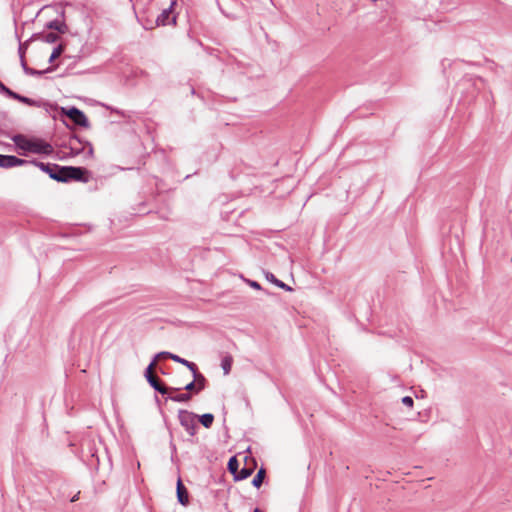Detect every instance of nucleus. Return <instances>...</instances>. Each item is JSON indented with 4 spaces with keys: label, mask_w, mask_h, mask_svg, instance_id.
<instances>
[{
    "label": "nucleus",
    "mask_w": 512,
    "mask_h": 512,
    "mask_svg": "<svg viewBox=\"0 0 512 512\" xmlns=\"http://www.w3.org/2000/svg\"><path fill=\"white\" fill-rule=\"evenodd\" d=\"M176 1H177V0H173V1L171 2V5H170L169 9L164 10V11H163L159 16H158L157 21H156V22H157V25L165 26V25L169 24V21H168V19H169V15H170V13H171V12H172V10H173V7H174V5L176 4Z\"/></svg>",
    "instance_id": "6e6552de"
},
{
    "label": "nucleus",
    "mask_w": 512,
    "mask_h": 512,
    "mask_svg": "<svg viewBox=\"0 0 512 512\" xmlns=\"http://www.w3.org/2000/svg\"><path fill=\"white\" fill-rule=\"evenodd\" d=\"M275 284L283 289H286V290H291L290 287L286 286L283 282L279 281V280H275Z\"/></svg>",
    "instance_id": "aec40b11"
},
{
    "label": "nucleus",
    "mask_w": 512,
    "mask_h": 512,
    "mask_svg": "<svg viewBox=\"0 0 512 512\" xmlns=\"http://www.w3.org/2000/svg\"><path fill=\"white\" fill-rule=\"evenodd\" d=\"M195 387H196V383L190 382L185 386V389L190 391V390H193Z\"/></svg>",
    "instance_id": "412c9836"
},
{
    "label": "nucleus",
    "mask_w": 512,
    "mask_h": 512,
    "mask_svg": "<svg viewBox=\"0 0 512 512\" xmlns=\"http://www.w3.org/2000/svg\"><path fill=\"white\" fill-rule=\"evenodd\" d=\"M271 282L275 283V280H277L274 275H271L270 277H267Z\"/></svg>",
    "instance_id": "5701e85b"
},
{
    "label": "nucleus",
    "mask_w": 512,
    "mask_h": 512,
    "mask_svg": "<svg viewBox=\"0 0 512 512\" xmlns=\"http://www.w3.org/2000/svg\"><path fill=\"white\" fill-rule=\"evenodd\" d=\"M160 356L168 357V358L172 359L173 361L181 363L183 365H185L187 363V360L180 358L178 355H175V354H172L169 352H162L157 357H160Z\"/></svg>",
    "instance_id": "4468645a"
},
{
    "label": "nucleus",
    "mask_w": 512,
    "mask_h": 512,
    "mask_svg": "<svg viewBox=\"0 0 512 512\" xmlns=\"http://www.w3.org/2000/svg\"><path fill=\"white\" fill-rule=\"evenodd\" d=\"M253 469H254L253 466L252 467H244V468H242L237 473V475L234 477L235 480H243V479L248 478L253 473Z\"/></svg>",
    "instance_id": "9d476101"
},
{
    "label": "nucleus",
    "mask_w": 512,
    "mask_h": 512,
    "mask_svg": "<svg viewBox=\"0 0 512 512\" xmlns=\"http://www.w3.org/2000/svg\"><path fill=\"white\" fill-rule=\"evenodd\" d=\"M177 498L182 505H187L189 503L188 491L184 486L181 478H179L177 481Z\"/></svg>",
    "instance_id": "0eeeda50"
},
{
    "label": "nucleus",
    "mask_w": 512,
    "mask_h": 512,
    "mask_svg": "<svg viewBox=\"0 0 512 512\" xmlns=\"http://www.w3.org/2000/svg\"><path fill=\"white\" fill-rule=\"evenodd\" d=\"M62 52H63V47L61 45L58 46L57 48H55L50 56V62L57 59L61 55Z\"/></svg>",
    "instance_id": "f3484780"
},
{
    "label": "nucleus",
    "mask_w": 512,
    "mask_h": 512,
    "mask_svg": "<svg viewBox=\"0 0 512 512\" xmlns=\"http://www.w3.org/2000/svg\"><path fill=\"white\" fill-rule=\"evenodd\" d=\"M233 364V357L231 355H227L222 359L221 367L225 375H228L231 371V367Z\"/></svg>",
    "instance_id": "1a4fd4ad"
},
{
    "label": "nucleus",
    "mask_w": 512,
    "mask_h": 512,
    "mask_svg": "<svg viewBox=\"0 0 512 512\" xmlns=\"http://www.w3.org/2000/svg\"><path fill=\"white\" fill-rule=\"evenodd\" d=\"M238 467H239V462L237 460V458L234 456L232 458H230L229 462H228V470L231 474L234 475V477L237 475V473L239 472L238 471Z\"/></svg>",
    "instance_id": "f8f14e48"
},
{
    "label": "nucleus",
    "mask_w": 512,
    "mask_h": 512,
    "mask_svg": "<svg viewBox=\"0 0 512 512\" xmlns=\"http://www.w3.org/2000/svg\"><path fill=\"white\" fill-rule=\"evenodd\" d=\"M199 421L201 422V424L205 427V428H210L211 425L213 424V421H214V416L210 413H207V414H203L200 418H199Z\"/></svg>",
    "instance_id": "9b49d317"
},
{
    "label": "nucleus",
    "mask_w": 512,
    "mask_h": 512,
    "mask_svg": "<svg viewBox=\"0 0 512 512\" xmlns=\"http://www.w3.org/2000/svg\"><path fill=\"white\" fill-rule=\"evenodd\" d=\"M156 365V360L149 364L145 373L146 379L150 383V385L159 393L163 395L168 394L169 389L163 383H161L160 379L155 374Z\"/></svg>",
    "instance_id": "7ed1b4c3"
},
{
    "label": "nucleus",
    "mask_w": 512,
    "mask_h": 512,
    "mask_svg": "<svg viewBox=\"0 0 512 512\" xmlns=\"http://www.w3.org/2000/svg\"><path fill=\"white\" fill-rule=\"evenodd\" d=\"M16 143L21 149L33 153L49 155L53 152V147L49 143L40 139H26L19 137L17 138Z\"/></svg>",
    "instance_id": "f03ea898"
},
{
    "label": "nucleus",
    "mask_w": 512,
    "mask_h": 512,
    "mask_svg": "<svg viewBox=\"0 0 512 512\" xmlns=\"http://www.w3.org/2000/svg\"><path fill=\"white\" fill-rule=\"evenodd\" d=\"M170 398L176 402H187L191 399V396L188 393H182L176 396H171Z\"/></svg>",
    "instance_id": "2eb2a0df"
},
{
    "label": "nucleus",
    "mask_w": 512,
    "mask_h": 512,
    "mask_svg": "<svg viewBox=\"0 0 512 512\" xmlns=\"http://www.w3.org/2000/svg\"><path fill=\"white\" fill-rule=\"evenodd\" d=\"M185 366H187L193 372L194 375H196L198 373L197 366L193 362L187 361Z\"/></svg>",
    "instance_id": "6ab92c4d"
},
{
    "label": "nucleus",
    "mask_w": 512,
    "mask_h": 512,
    "mask_svg": "<svg viewBox=\"0 0 512 512\" xmlns=\"http://www.w3.org/2000/svg\"><path fill=\"white\" fill-rule=\"evenodd\" d=\"M251 286L257 289L260 288V285L257 282H252Z\"/></svg>",
    "instance_id": "4be33fe9"
},
{
    "label": "nucleus",
    "mask_w": 512,
    "mask_h": 512,
    "mask_svg": "<svg viewBox=\"0 0 512 512\" xmlns=\"http://www.w3.org/2000/svg\"><path fill=\"white\" fill-rule=\"evenodd\" d=\"M254 512H263V511H262V510H260V509H258V508H256V509L254 510Z\"/></svg>",
    "instance_id": "393cba45"
},
{
    "label": "nucleus",
    "mask_w": 512,
    "mask_h": 512,
    "mask_svg": "<svg viewBox=\"0 0 512 512\" xmlns=\"http://www.w3.org/2000/svg\"><path fill=\"white\" fill-rule=\"evenodd\" d=\"M25 161L15 156L0 155V167L11 168L23 164Z\"/></svg>",
    "instance_id": "423d86ee"
},
{
    "label": "nucleus",
    "mask_w": 512,
    "mask_h": 512,
    "mask_svg": "<svg viewBox=\"0 0 512 512\" xmlns=\"http://www.w3.org/2000/svg\"><path fill=\"white\" fill-rule=\"evenodd\" d=\"M264 477H265V470L264 469H260L257 474L255 475L253 481H252V484L259 488L264 480Z\"/></svg>",
    "instance_id": "ddd939ff"
},
{
    "label": "nucleus",
    "mask_w": 512,
    "mask_h": 512,
    "mask_svg": "<svg viewBox=\"0 0 512 512\" xmlns=\"http://www.w3.org/2000/svg\"><path fill=\"white\" fill-rule=\"evenodd\" d=\"M402 403L409 408L413 407L414 401L410 396H405L402 398Z\"/></svg>",
    "instance_id": "a211bd4d"
},
{
    "label": "nucleus",
    "mask_w": 512,
    "mask_h": 512,
    "mask_svg": "<svg viewBox=\"0 0 512 512\" xmlns=\"http://www.w3.org/2000/svg\"><path fill=\"white\" fill-rule=\"evenodd\" d=\"M45 172L49 173L52 179L66 182L68 180H82L86 171L80 167H59L58 165L40 164Z\"/></svg>",
    "instance_id": "f257e3e1"
},
{
    "label": "nucleus",
    "mask_w": 512,
    "mask_h": 512,
    "mask_svg": "<svg viewBox=\"0 0 512 512\" xmlns=\"http://www.w3.org/2000/svg\"><path fill=\"white\" fill-rule=\"evenodd\" d=\"M63 113L71 119L76 125L81 127H88L89 122L86 115L79 109L72 107L69 109H63Z\"/></svg>",
    "instance_id": "39448f33"
},
{
    "label": "nucleus",
    "mask_w": 512,
    "mask_h": 512,
    "mask_svg": "<svg viewBox=\"0 0 512 512\" xmlns=\"http://www.w3.org/2000/svg\"><path fill=\"white\" fill-rule=\"evenodd\" d=\"M195 377V380H196V385H197V390H202L204 388V382H205V378L197 373L196 375H194Z\"/></svg>",
    "instance_id": "dca6fc26"
},
{
    "label": "nucleus",
    "mask_w": 512,
    "mask_h": 512,
    "mask_svg": "<svg viewBox=\"0 0 512 512\" xmlns=\"http://www.w3.org/2000/svg\"><path fill=\"white\" fill-rule=\"evenodd\" d=\"M178 418L188 434L191 436L195 435L197 430L196 416L192 412L182 410L179 412Z\"/></svg>",
    "instance_id": "20e7f679"
},
{
    "label": "nucleus",
    "mask_w": 512,
    "mask_h": 512,
    "mask_svg": "<svg viewBox=\"0 0 512 512\" xmlns=\"http://www.w3.org/2000/svg\"><path fill=\"white\" fill-rule=\"evenodd\" d=\"M172 23L175 24L176 23V17H173L172 18Z\"/></svg>",
    "instance_id": "b1692460"
}]
</instances>
